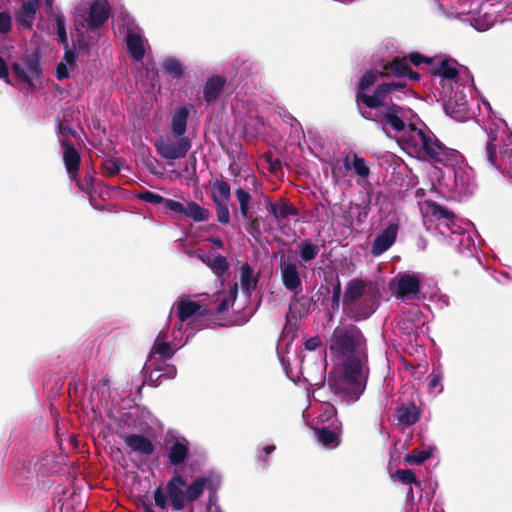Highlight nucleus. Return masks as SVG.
I'll return each instance as SVG.
<instances>
[{"instance_id":"34","label":"nucleus","mask_w":512,"mask_h":512,"mask_svg":"<svg viewBox=\"0 0 512 512\" xmlns=\"http://www.w3.org/2000/svg\"><path fill=\"white\" fill-rule=\"evenodd\" d=\"M240 272L241 287L245 292L250 293L258 283V279L254 277V270L248 263H245L241 266Z\"/></svg>"},{"instance_id":"64","label":"nucleus","mask_w":512,"mask_h":512,"mask_svg":"<svg viewBox=\"0 0 512 512\" xmlns=\"http://www.w3.org/2000/svg\"><path fill=\"white\" fill-rule=\"evenodd\" d=\"M0 79H4L8 84L10 83L8 66L2 57H0Z\"/></svg>"},{"instance_id":"19","label":"nucleus","mask_w":512,"mask_h":512,"mask_svg":"<svg viewBox=\"0 0 512 512\" xmlns=\"http://www.w3.org/2000/svg\"><path fill=\"white\" fill-rule=\"evenodd\" d=\"M280 270L284 287L288 291L299 293V291L302 290V280L296 263L291 261H281Z\"/></svg>"},{"instance_id":"53","label":"nucleus","mask_w":512,"mask_h":512,"mask_svg":"<svg viewBox=\"0 0 512 512\" xmlns=\"http://www.w3.org/2000/svg\"><path fill=\"white\" fill-rule=\"evenodd\" d=\"M340 300H341V282H340L339 276H336L335 283L333 284V288H332V297H331L333 308L339 307Z\"/></svg>"},{"instance_id":"15","label":"nucleus","mask_w":512,"mask_h":512,"mask_svg":"<svg viewBox=\"0 0 512 512\" xmlns=\"http://www.w3.org/2000/svg\"><path fill=\"white\" fill-rule=\"evenodd\" d=\"M120 438L124 441L126 447L131 453L141 456H151L155 451L153 442L142 434H121Z\"/></svg>"},{"instance_id":"50","label":"nucleus","mask_w":512,"mask_h":512,"mask_svg":"<svg viewBox=\"0 0 512 512\" xmlns=\"http://www.w3.org/2000/svg\"><path fill=\"white\" fill-rule=\"evenodd\" d=\"M34 20L35 16L31 14H26L22 10L16 15L17 24L24 29L30 30L33 26Z\"/></svg>"},{"instance_id":"32","label":"nucleus","mask_w":512,"mask_h":512,"mask_svg":"<svg viewBox=\"0 0 512 512\" xmlns=\"http://www.w3.org/2000/svg\"><path fill=\"white\" fill-rule=\"evenodd\" d=\"M231 198L230 185L223 180H216L213 184L212 199L214 203H228Z\"/></svg>"},{"instance_id":"10","label":"nucleus","mask_w":512,"mask_h":512,"mask_svg":"<svg viewBox=\"0 0 512 512\" xmlns=\"http://www.w3.org/2000/svg\"><path fill=\"white\" fill-rule=\"evenodd\" d=\"M177 140L171 138H160L154 143L157 154L167 160L172 161L184 158L191 149V140L188 137H176Z\"/></svg>"},{"instance_id":"57","label":"nucleus","mask_w":512,"mask_h":512,"mask_svg":"<svg viewBox=\"0 0 512 512\" xmlns=\"http://www.w3.org/2000/svg\"><path fill=\"white\" fill-rule=\"evenodd\" d=\"M244 219L247 220V222H248V226L246 229L250 235L256 236V235L260 234L259 222H258L257 218L253 217L250 214L249 218H244Z\"/></svg>"},{"instance_id":"23","label":"nucleus","mask_w":512,"mask_h":512,"mask_svg":"<svg viewBox=\"0 0 512 512\" xmlns=\"http://www.w3.org/2000/svg\"><path fill=\"white\" fill-rule=\"evenodd\" d=\"M226 84V78L222 75H214L206 81L203 89V97L207 104H213L221 94Z\"/></svg>"},{"instance_id":"45","label":"nucleus","mask_w":512,"mask_h":512,"mask_svg":"<svg viewBox=\"0 0 512 512\" xmlns=\"http://www.w3.org/2000/svg\"><path fill=\"white\" fill-rule=\"evenodd\" d=\"M121 170V162L115 158H107L102 164V173L105 176L112 177L117 175Z\"/></svg>"},{"instance_id":"52","label":"nucleus","mask_w":512,"mask_h":512,"mask_svg":"<svg viewBox=\"0 0 512 512\" xmlns=\"http://www.w3.org/2000/svg\"><path fill=\"white\" fill-rule=\"evenodd\" d=\"M406 58L408 63L410 62L415 66H419L422 63L431 64L433 62L432 58H428L419 52H411Z\"/></svg>"},{"instance_id":"20","label":"nucleus","mask_w":512,"mask_h":512,"mask_svg":"<svg viewBox=\"0 0 512 512\" xmlns=\"http://www.w3.org/2000/svg\"><path fill=\"white\" fill-rule=\"evenodd\" d=\"M265 204L268 213L278 222L289 216H297L299 214V210L286 198H282L277 202H272L270 198H266Z\"/></svg>"},{"instance_id":"54","label":"nucleus","mask_w":512,"mask_h":512,"mask_svg":"<svg viewBox=\"0 0 512 512\" xmlns=\"http://www.w3.org/2000/svg\"><path fill=\"white\" fill-rule=\"evenodd\" d=\"M11 16L8 12H0V33L6 34L11 30Z\"/></svg>"},{"instance_id":"7","label":"nucleus","mask_w":512,"mask_h":512,"mask_svg":"<svg viewBox=\"0 0 512 512\" xmlns=\"http://www.w3.org/2000/svg\"><path fill=\"white\" fill-rule=\"evenodd\" d=\"M409 64L407 58L395 56L391 60L383 62L382 69H368L358 79L356 85L362 89H370L381 78H403L407 73Z\"/></svg>"},{"instance_id":"31","label":"nucleus","mask_w":512,"mask_h":512,"mask_svg":"<svg viewBox=\"0 0 512 512\" xmlns=\"http://www.w3.org/2000/svg\"><path fill=\"white\" fill-rule=\"evenodd\" d=\"M427 212L438 220H444L447 226L453 223L455 218V214L451 210L436 202H427Z\"/></svg>"},{"instance_id":"22","label":"nucleus","mask_w":512,"mask_h":512,"mask_svg":"<svg viewBox=\"0 0 512 512\" xmlns=\"http://www.w3.org/2000/svg\"><path fill=\"white\" fill-rule=\"evenodd\" d=\"M447 115L457 121H463L468 115L467 100L464 95L450 97L444 105Z\"/></svg>"},{"instance_id":"43","label":"nucleus","mask_w":512,"mask_h":512,"mask_svg":"<svg viewBox=\"0 0 512 512\" xmlns=\"http://www.w3.org/2000/svg\"><path fill=\"white\" fill-rule=\"evenodd\" d=\"M432 456V451L414 449L405 456V461L411 465H421Z\"/></svg>"},{"instance_id":"3","label":"nucleus","mask_w":512,"mask_h":512,"mask_svg":"<svg viewBox=\"0 0 512 512\" xmlns=\"http://www.w3.org/2000/svg\"><path fill=\"white\" fill-rule=\"evenodd\" d=\"M137 198L143 202L161 206L164 213L171 211L191 218L196 222L207 221L210 218L209 210L201 207L194 201H187V205H184L179 201L164 198L149 190L138 193Z\"/></svg>"},{"instance_id":"11","label":"nucleus","mask_w":512,"mask_h":512,"mask_svg":"<svg viewBox=\"0 0 512 512\" xmlns=\"http://www.w3.org/2000/svg\"><path fill=\"white\" fill-rule=\"evenodd\" d=\"M11 69L19 81L34 88L33 79H38L42 73L40 57L37 53L28 54L22 59V63H12Z\"/></svg>"},{"instance_id":"37","label":"nucleus","mask_w":512,"mask_h":512,"mask_svg":"<svg viewBox=\"0 0 512 512\" xmlns=\"http://www.w3.org/2000/svg\"><path fill=\"white\" fill-rule=\"evenodd\" d=\"M75 26H77L75 24ZM76 36L72 41V48L78 53L89 54L91 48V38L87 36L83 31L76 27Z\"/></svg>"},{"instance_id":"62","label":"nucleus","mask_w":512,"mask_h":512,"mask_svg":"<svg viewBox=\"0 0 512 512\" xmlns=\"http://www.w3.org/2000/svg\"><path fill=\"white\" fill-rule=\"evenodd\" d=\"M69 77V71L66 63L60 62L56 66V78L58 80H63Z\"/></svg>"},{"instance_id":"40","label":"nucleus","mask_w":512,"mask_h":512,"mask_svg":"<svg viewBox=\"0 0 512 512\" xmlns=\"http://www.w3.org/2000/svg\"><path fill=\"white\" fill-rule=\"evenodd\" d=\"M299 252L301 259L305 262H309L316 258L319 248L309 240H304L299 245Z\"/></svg>"},{"instance_id":"49","label":"nucleus","mask_w":512,"mask_h":512,"mask_svg":"<svg viewBox=\"0 0 512 512\" xmlns=\"http://www.w3.org/2000/svg\"><path fill=\"white\" fill-rule=\"evenodd\" d=\"M215 205H216L217 220L221 224H229L230 213H229V209H228V203H215Z\"/></svg>"},{"instance_id":"8","label":"nucleus","mask_w":512,"mask_h":512,"mask_svg":"<svg viewBox=\"0 0 512 512\" xmlns=\"http://www.w3.org/2000/svg\"><path fill=\"white\" fill-rule=\"evenodd\" d=\"M367 363L366 354H359L358 356H347L343 363V376L345 381L352 386L354 396L359 398L360 394L364 391L366 376L364 375V367Z\"/></svg>"},{"instance_id":"16","label":"nucleus","mask_w":512,"mask_h":512,"mask_svg":"<svg viewBox=\"0 0 512 512\" xmlns=\"http://www.w3.org/2000/svg\"><path fill=\"white\" fill-rule=\"evenodd\" d=\"M211 314V309L200 305L199 302L184 298H180L177 301V316L180 322H185L193 316L207 318L210 317Z\"/></svg>"},{"instance_id":"59","label":"nucleus","mask_w":512,"mask_h":512,"mask_svg":"<svg viewBox=\"0 0 512 512\" xmlns=\"http://www.w3.org/2000/svg\"><path fill=\"white\" fill-rule=\"evenodd\" d=\"M39 8V1L38 0H27L22 5V11H24L26 14H31L33 16L36 15V12Z\"/></svg>"},{"instance_id":"47","label":"nucleus","mask_w":512,"mask_h":512,"mask_svg":"<svg viewBox=\"0 0 512 512\" xmlns=\"http://www.w3.org/2000/svg\"><path fill=\"white\" fill-rule=\"evenodd\" d=\"M200 479H202L204 482V490L207 489L210 491L209 501L212 502L213 497L215 496L217 490L220 487V479L218 477L213 476L200 477Z\"/></svg>"},{"instance_id":"9","label":"nucleus","mask_w":512,"mask_h":512,"mask_svg":"<svg viewBox=\"0 0 512 512\" xmlns=\"http://www.w3.org/2000/svg\"><path fill=\"white\" fill-rule=\"evenodd\" d=\"M164 457L174 467L183 465L190 454V442L182 435L167 433L164 438Z\"/></svg>"},{"instance_id":"44","label":"nucleus","mask_w":512,"mask_h":512,"mask_svg":"<svg viewBox=\"0 0 512 512\" xmlns=\"http://www.w3.org/2000/svg\"><path fill=\"white\" fill-rule=\"evenodd\" d=\"M352 166L357 176L367 178L370 175V168L367 165V161L358 154H354Z\"/></svg>"},{"instance_id":"30","label":"nucleus","mask_w":512,"mask_h":512,"mask_svg":"<svg viewBox=\"0 0 512 512\" xmlns=\"http://www.w3.org/2000/svg\"><path fill=\"white\" fill-rule=\"evenodd\" d=\"M431 74L434 77H441L448 80H455L459 76L457 68L452 66L448 59H443L438 65L432 67Z\"/></svg>"},{"instance_id":"17","label":"nucleus","mask_w":512,"mask_h":512,"mask_svg":"<svg viewBox=\"0 0 512 512\" xmlns=\"http://www.w3.org/2000/svg\"><path fill=\"white\" fill-rule=\"evenodd\" d=\"M63 149V162L71 180H76L79 175L81 155L75 148L73 142L60 141Z\"/></svg>"},{"instance_id":"2","label":"nucleus","mask_w":512,"mask_h":512,"mask_svg":"<svg viewBox=\"0 0 512 512\" xmlns=\"http://www.w3.org/2000/svg\"><path fill=\"white\" fill-rule=\"evenodd\" d=\"M366 338L361 329L354 324L337 326L330 337V351L341 356L364 354Z\"/></svg>"},{"instance_id":"61","label":"nucleus","mask_w":512,"mask_h":512,"mask_svg":"<svg viewBox=\"0 0 512 512\" xmlns=\"http://www.w3.org/2000/svg\"><path fill=\"white\" fill-rule=\"evenodd\" d=\"M304 346L308 351H315L317 348L322 346V341L319 336H314L306 340Z\"/></svg>"},{"instance_id":"13","label":"nucleus","mask_w":512,"mask_h":512,"mask_svg":"<svg viewBox=\"0 0 512 512\" xmlns=\"http://www.w3.org/2000/svg\"><path fill=\"white\" fill-rule=\"evenodd\" d=\"M316 439L327 448H336L341 443L342 423L334 419L327 426L314 429Z\"/></svg>"},{"instance_id":"27","label":"nucleus","mask_w":512,"mask_h":512,"mask_svg":"<svg viewBox=\"0 0 512 512\" xmlns=\"http://www.w3.org/2000/svg\"><path fill=\"white\" fill-rule=\"evenodd\" d=\"M127 51L135 61H140L145 55L143 38L137 33H128L126 36Z\"/></svg>"},{"instance_id":"58","label":"nucleus","mask_w":512,"mask_h":512,"mask_svg":"<svg viewBox=\"0 0 512 512\" xmlns=\"http://www.w3.org/2000/svg\"><path fill=\"white\" fill-rule=\"evenodd\" d=\"M159 368L162 370L164 379H173L177 374V369L172 364L162 363Z\"/></svg>"},{"instance_id":"12","label":"nucleus","mask_w":512,"mask_h":512,"mask_svg":"<svg viewBox=\"0 0 512 512\" xmlns=\"http://www.w3.org/2000/svg\"><path fill=\"white\" fill-rule=\"evenodd\" d=\"M185 486H187V479L181 474H175L166 485L167 496L175 511H181L185 507L187 501L186 491L182 489Z\"/></svg>"},{"instance_id":"42","label":"nucleus","mask_w":512,"mask_h":512,"mask_svg":"<svg viewBox=\"0 0 512 512\" xmlns=\"http://www.w3.org/2000/svg\"><path fill=\"white\" fill-rule=\"evenodd\" d=\"M204 492V482L200 477L196 478L186 488V498L188 502H194L201 497Z\"/></svg>"},{"instance_id":"18","label":"nucleus","mask_w":512,"mask_h":512,"mask_svg":"<svg viewBox=\"0 0 512 512\" xmlns=\"http://www.w3.org/2000/svg\"><path fill=\"white\" fill-rule=\"evenodd\" d=\"M399 230L397 223H390L381 233L373 240L371 253L379 256L386 252L394 243Z\"/></svg>"},{"instance_id":"60","label":"nucleus","mask_w":512,"mask_h":512,"mask_svg":"<svg viewBox=\"0 0 512 512\" xmlns=\"http://www.w3.org/2000/svg\"><path fill=\"white\" fill-rule=\"evenodd\" d=\"M161 372H162V370L159 368V366L150 371V373H149V381L154 386L161 385L162 380L164 379L163 378V374Z\"/></svg>"},{"instance_id":"28","label":"nucleus","mask_w":512,"mask_h":512,"mask_svg":"<svg viewBox=\"0 0 512 512\" xmlns=\"http://www.w3.org/2000/svg\"><path fill=\"white\" fill-rule=\"evenodd\" d=\"M77 188L85 194H91L97 192V186L107 188L102 181L95 182V171L93 169L87 170L83 176V179H76Z\"/></svg>"},{"instance_id":"4","label":"nucleus","mask_w":512,"mask_h":512,"mask_svg":"<svg viewBox=\"0 0 512 512\" xmlns=\"http://www.w3.org/2000/svg\"><path fill=\"white\" fill-rule=\"evenodd\" d=\"M355 90V103L358 109H360V105H363L364 108L384 106L385 100L393 101L395 92L402 91L407 95L410 91L405 80L376 83L372 93H368L369 89H362L361 85H356Z\"/></svg>"},{"instance_id":"1","label":"nucleus","mask_w":512,"mask_h":512,"mask_svg":"<svg viewBox=\"0 0 512 512\" xmlns=\"http://www.w3.org/2000/svg\"><path fill=\"white\" fill-rule=\"evenodd\" d=\"M381 298L377 282L353 278L346 284L342 298L345 314L354 321L368 319L379 307Z\"/></svg>"},{"instance_id":"5","label":"nucleus","mask_w":512,"mask_h":512,"mask_svg":"<svg viewBox=\"0 0 512 512\" xmlns=\"http://www.w3.org/2000/svg\"><path fill=\"white\" fill-rule=\"evenodd\" d=\"M410 130L418 137L423 153L430 160L443 165H453L457 160V151L446 147L430 130L410 125Z\"/></svg>"},{"instance_id":"63","label":"nucleus","mask_w":512,"mask_h":512,"mask_svg":"<svg viewBox=\"0 0 512 512\" xmlns=\"http://www.w3.org/2000/svg\"><path fill=\"white\" fill-rule=\"evenodd\" d=\"M229 303H230L229 298H228V297H224V298L220 301V303L217 305V307L215 308V310H212V309H211L212 314L210 315V317H211V316H213V315H215V314H221V313H223V312L227 311V310L229 309Z\"/></svg>"},{"instance_id":"6","label":"nucleus","mask_w":512,"mask_h":512,"mask_svg":"<svg viewBox=\"0 0 512 512\" xmlns=\"http://www.w3.org/2000/svg\"><path fill=\"white\" fill-rule=\"evenodd\" d=\"M362 107L364 106L360 105V109L358 110L364 119L376 122L383 127L388 126L397 133L403 132L405 130L406 124L401 117L404 108L397 103H394L390 100H385L384 106L368 108L371 110L370 112L363 111Z\"/></svg>"},{"instance_id":"26","label":"nucleus","mask_w":512,"mask_h":512,"mask_svg":"<svg viewBox=\"0 0 512 512\" xmlns=\"http://www.w3.org/2000/svg\"><path fill=\"white\" fill-rule=\"evenodd\" d=\"M189 110L183 106L176 109L172 117L171 130L174 137H185Z\"/></svg>"},{"instance_id":"35","label":"nucleus","mask_w":512,"mask_h":512,"mask_svg":"<svg viewBox=\"0 0 512 512\" xmlns=\"http://www.w3.org/2000/svg\"><path fill=\"white\" fill-rule=\"evenodd\" d=\"M497 140V133L494 131H490L488 133V138L485 147V157L487 162L495 168H500V165L497 162V145L495 141Z\"/></svg>"},{"instance_id":"38","label":"nucleus","mask_w":512,"mask_h":512,"mask_svg":"<svg viewBox=\"0 0 512 512\" xmlns=\"http://www.w3.org/2000/svg\"><path fill=\"white\" fill-rule=\"evenodd\" d=\"M162 68L174 79H179L184 74V67L182 62L176 58H167L166 60H164Z\"/></svg>"},{"instance_id":"24","label":"nucleus","mask_w":512,"mask_h":512,"mask_svg":"<svg viewBox=\"0 0 512 512\" xmlns=\"http://www.w3.org/2000/svg\"><path fill=\"white\" fill-rule=\"evenodd\" d=\"M420 292L419 277L414 274L399 275L397 281V293L401 298L415 295Z\"/></svg>"},{"instance_id":"41","label":"nucleus","mask_w":512,"mask_h":512,"mask_svg":"<svg viewBox=\"0 0 512 512\" xmlns=\"http://www.w3.org/2000/svg\"><path fill=\"white\" fill-rule=\"evenodd\" d=\"M235 195H236V198L239 203V209H240V213H241L242 217L249 218V215H250L249 209H250V201H251L250 194L247 191H245L243 188H238L235 191Z\"/></svg>"},{"instance_id":"51","label":"nucleus","mask_w":512,"mask_h":512,"mask_svg":"<svg viewBox=\"0 0 512 512\" xmlns=\"http://www.w3.org/2000/svg\"><path fill=\"white\" fill-rule=\"evenodd\" d=\"M58 132L61 136V140L60 141H68V142H72L70 140V137L73 136L75 137L76 136V131L70 127L68 124H64L62 121H59L58 122Z\"/></svg>"},{"instance_id":"46","label":"nucleus","mask_w":512,"mask_h":512,"mask_svg":"<svg viewBox=\"0 0 512 512\" xmlns=\"http://www.w3.org/2000/svg\"><path fill=\"white\" fill-rule=\"evenodd\" d=\"M394 477L398 479L402 484H415L418 486L420 485L415 473L410 469H398L395 472Z\"/></svg>"},{"instance_id":"25","label":"nucleus","mask_w":512,"mask_h":512,"mask_svg":"<svg viewBox=\"0 0 512 512\" xmlns=\"http://www.w3.org/2000/svg\"><path fill=\"white\" fill-rule=\"evenodd\" d=\"M397 420L405 426L414 425L420 418V411L417 406L410 402L402 404L396 410Z\"/></svg>"},{"instance_id":"29","label":"nucleus","mask_w":512,"mask_h":512,"mask_svg":"<svg viewBox=\"0 0 512 512\" xmlns=\"http://www.w3.org/2000/svg\"><path fill=\"white\" fill-rule=\"evenodd\" d=\"M166 337V331H161L158 334L152 346V353L160 355L163 359H171L175 354V349L171 346L169 342H166L164 340Z\"/></svg>"},{"instance_id":"36","label":"nucleus","mask_w":512,"mask_h":512,"mask_svg":"<svg viewBox=\"0 0 512 512\" xmlns=\"http://www.w3.org/2000/svg\"><path fill=\"white\" fill-rule=\"evenodd\" d=\"M53 16L56 25L57 41L59 44L63 46V48H67V45L69 43L66 31V18L64 14L60 11L54 13Z\"/></svg>"},{"instance_id":"33","label":"nucleus","mask_w":512,"mask_h":512,"mask_svg":"<svg viewBox=\"0 0 512 512\" xmlns=\"http://www.w3.org/2000/svg\"><path fill=\"white\" fill-rule=\"evenodd\" d=\"M285 325L282 329L280 339L283 341L287 340L288 343L293 342L296 337L297 331L299 330L298 318L292 314L287 313L285 316Z\"/></svg>"},{"instance_id":"21","label":"nucleus","mask_w":512,"mask_h":512,"mask_svg":"<svg viewBox=\"0 0 512 512\" xmlns=\"http://www.w3.org/2000/svg\"><path fill=\"white\" fill-rule=\"evenodd\" d=\"M315 307L316 302L312 297L307 295L298 296V293H293L287 313L297 318H306L315 310Z\"/></svg>"},{"instance_id":"14","label":"nucleus","mask_w":512,"mask_h":512,"mask_svg":"<svg viewBox=\"0 0 512 512\" xmlns=\"http://www.w3.org/2000/svg\"><path fill=\"white\" fill-rule=\"evenodd\" d=\"M111 14V6L107 0H95L88 11L87 25L94 31L105 24Z\"/></svg>"},{"instance_id":"48","label":"nucleus","mask_w":512,"mask_h":512,"mask_svg":"<svg viewBox=\"0 0 512 512\" xmlns=\"http://www.w3.org/2000/svg\"><path fill=\"white\" fill-rule=\"evenodd\" d=\"M334 419H337V410L333 405L328 404L320 414L319 422L322 424H330Z\"/></svg>"},{"instance_id":"56","label":"nucleus","mask_w":512,"mask_h":512,"mask_svg":"<svg viewBox=\"0 0 512 512\" xmlns=\"http://www.w3.org/2000/svg\"><path fill=\"white\" fill-rule=\"evenodd\" d=\"M64 56L63 60L66 62V65L68 64L72 69L76 67V53L73 48L67 45V48H64Z\"/></svg>"},{"instance_id":"55","label":"nucleus","mask_w":512,"mask_h":512,"mask_svg":"<svg viewBox=\"0 0 512 512\" xmlns=\"http://www.w3.org/2000/svg\"><path fill=\"white\" fill-rule=\"evenodd\" d=\"M154 501L155 505L161 509H166L168 507L167 496L164 494L161 487L154 491Z\"/></svg>"},{"instance_id":"39","label":"nucleus","mask_w":512,"mask_h":512,"mask_svg":"<svg viewBox=\"0 0 512 512\" xmlns=\"http://www.w3.org/2000/svg\"><path fill=\"white\" fill-rule=\"evenodd\" d=\"M208 266L219 277L228 274L230 267L227 258L223 255H217L213 260L208 262Z\"/></svg>"}]
</instances>
